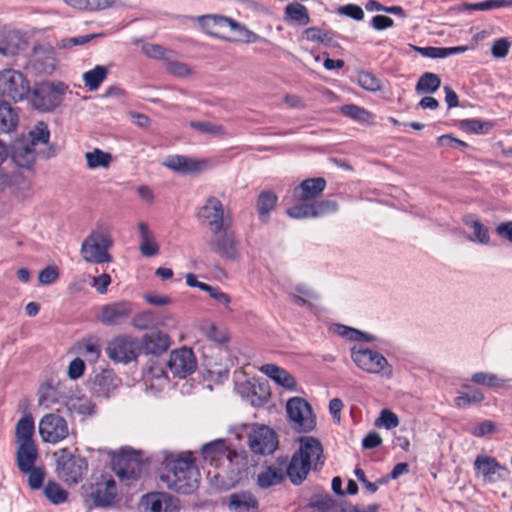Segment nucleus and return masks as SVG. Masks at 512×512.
<instances>
[{
    "label": "nucleus",
    "instance_id": "f257e3e1",
    "mask_svg": "<svg viewBox=\"0 0 512 512\" xmlns=\"http://www.w3.org/2000/svg\"><path fill=\"white\" fill-rule=\"evenodd\" d=\"M201 456L208 466V479L217 489L228 490L240 482L244 471V457L232 449L226 439H216L201 448Z\"/></svg>",
    "mask_w": 512,
    "mask_h": 512
},
{
    "label": "nucleus",
    "instance_id": "f03ea898",
    "mask_svg": "<svg viewBox=\"0 0 512 512\" xmlns=\"http://www.w3.org/2000/svg\"><path fill=\"white\" fill-rule=\"evenodd\" d=\"M326 188L323 177L308 178L292 190L291 204L287 215L293 219H308L322 217L338 210V205L332 200L316 201Z\"/></svg>",
    "mask_w": 512,
    "mask_h": 512
},
{
    "label": "nucleus",
    "instance_id": "7ed1b4c3",
    "mask_svg": "<svg viewBox=\"0 0 512 512\" xmlns=\"http://www.w3.org/2000/svg\"><path fill=\"white\" fill-rule=\"evenodd\" d=\"M160 481L172 491L190 494L199 483L200 473L190 453L163 452Z\"/></svg>",
    "mask_w": 512,
    "mask_h": 512
},
{
    "label": "nucleus",
    "instance_id": "20e7f679",
    "mask_svg": "<svg viewBox=\"0 0 512 512\" xmlns=\"http://www.w3.org/2000/svg\"><path fill=\"white\" fill-rule=\"evenodd\" d=\"M324 465L323 447L321 442L312 436L299 438V449L296 451L288 466L286 475L295 485L301 484L310 470H319Z\"/></svg>",
    "mask_w": 512,
    "mask_h": 512
},
{
    "label": "nucleus",
    "instance_id": "39448f33",
    "mask_svg": "<svg viewBox=\"0 0 512 512\" xmlns=\"http://www.w3.org/2000/svg\"><path fill=\"white\" fill-rule=\"evenodd\" d=\"M34 434L35 424L32 415H23L15 426V460L20 472L30 471L38 460L39 451Z\"/></svg>",
    "mask_w": 512,
    "mask_h": 512
},
{
    "label": "nucleus",
    "instance_id": "423d86ee",
    "mask_svg": "<svg viewBox=\"0 0 512 512\" xmlns=\"http://www.w3.org/2000/svg\"><path fill=\"white\" fill-rule=\"evenodd\" d=\"M113 246V239L109 227L98 225L83 240L80 254L83 260L92 264L112 262L113 258L109 250Z\"/></svg>",
    "mask_w": 512,
    "mask_h": 512
},
{
    "label": "nucleus",
    "instance_id": "0eeeda50",
    "mask_svg": "<svg viewBox=\"0 0 512 512\" xmlns=\"http://www.w3.org/2000/svg\"><path fill=\"white\" fill-rule=\"evenodd\" d=\"M196 217L201 225L209 228L214 234L229 230L232 222L231 214L216 196H209L204 204L197 209Z\"/></svg>",
    "mask_w": 512,
    "mask_h": 512
},
{
    "label": "nucleus",
    "instance_id": "6e6552de",
    "mask_svg": "<svg viewBox=\"0 0 512 512\" xmlns=\"http://www.w3.org/2000/svg\"><path fill=\"white\" fill-rule=\"evenodd\" d=\"M350 355L356 367L363 372L378 375L386 379L392 378V365L380 352L354 345L350 348Z\"/></svg>",
    "mask_w": 512,
    "mask_h": 512
},
{
    "label": "nucleus",
    "instance_id": "1a4fd4ad",
    "mask_svg": "<svg viewBox=\"0 0 512 512\" xmlns=\"http://www.w3.org/2000/svg\"><path fill=\"white\" fill-rule=\"evenodd\" d=\"M68 86L62 82L56 84L43 82L37 84L32 90L30 103L33 108L41 112H50L57 108L65 94Z\"/></svg>",
    "mask_w": 512,
    "mask_h": 512
},
{
    "label": "nucleus",
    "instance_id": "9d476101",
    "mask_svg": "<svg viewBox=\"0 0 512 512\" xmlns=\"http://www.w3.org/2000/svg\"><path fill=\"white\" fill-rule=\"evenodd\" d=\"M286 412L291 428L299 433L311 432L316 426V417L310 404L299 397L286 403Z\"/></svg>",
    "mask_w": 512,
    "mask_h": 512
},
{
    "label": "nucleus",
    "instance_id": "9b49d317",
    "mask_svg": "<svg viewBox=\"0 0 512 512\" xmlns=\"http://www.w3.org/2000/svg\"><path fill=\"white\" fill-rule=\"evenodd\" d=\"M106 352L113 362L128 364L136 361L141 353V346L138 338L120 334L108 342Z\"/></svg>",
    "mask_w": 512,
    "mask_h": 512
},
{
    "label": "nucleus",
    "instance_id": "f8f14e48",
    "mask_svg": "<svg viewBox=\"0 0 512 512\" xmlns=\"http://www.w3.org/2000/svg\"><path fill=\"white\" fill-rule=\"evenodd\" d=\"M145 469L146 464L142 461L141 454L129 448L121 449L118 459L114 462L116 475L128 486L137 480Z\"/></svg>",
    "mask_w": 512,
    "mask_h": 512
},
{
    "label": "nucleus",
    "instance_id": "ddd939ff",
    "mask_svg": "<svg viewBox=\"0 0 512 512\" xmlns=\"http://www.w3.org/2000/svg\"><path fill=\"white\" fill-rule=\"evenodd\" d=\"M59 477L68 484H77L85 476L88 464L85 458L74 455L67 448L59 451L57 459Z\"/></svg>",
    "mask_w": 512,
    "mask_h": 512
},
{
    "label": "nucleus",
    "instance_id": "4468645a",
    "mask_svg": "<svg viewBox=\"0 0 512 512\" xmlns=\"http://www.w3.org/2000/svg\"><path fill=\"white\" fill-rule=\"evenodd\" d=\"M473 468L476 478L481 479L484 484L504 482L510 475L506 466L500 464L494 457L485 454H480L475 458Z\"/></svg>",
    "mask_w": 512,
    "mask_h": 512
},
{
    "label": "nucleus",
    "instance_id": "2eb2a0df",
    "mask_svg": "<svg viewBox=\"0 0 512 512\" xmlns=\"http://www.w3.org/2000/svg\"><path fill=\"white\" fill-rule=\"evenodd\" d=\"M30 92V85L26 77L14 69H5L0 72V96L14 102L22 101Z\"/></svg>",
    "mask_w": 512,
    "mask_h": 512
},
{
    "label": "nucleus",
    "instance_id": "dca6fc26",
    "mask_svg": "<svg viewBox=\"0 0 512 512\" xmlns=\"http://www.w3.org/2000/svg\"><path fill=\"white\" fill-rule=\"evenodd\" d=\"M38 431L42 441L50 444H57L69 435L66 420L54 413L46 414L40 419Z\"/></svg>",
    "mask_w": 512,
    "mask_h": 512
},
{
    "label": "nucleus",
    "instance_id": "f3484780",
    "mask_svg": "<svg viewBox=\"0 0 512 512\" xmlns=\"http://www.w3.org/2000/svg\"><path fill=\"white\" fill-rule=\"evenodd\" d=\"M134 311V303L120 300L101 306L97 319L105 326H120L124 324Z\"/></svg>",
    "mask_w": 512,
    "mask_h": 512
},
{
    "label": "nucleus",
    "instance_id": "a211bd4d",
    "mask_svg": "<svg viewBox=\"0 0 512 512\" xmlns=\"http://www.w3.org/2000/svg\"><path fill=\"white\" fill-rule=\"evenodd\" d=\"M198 22L208 34L227 41L235 40L228 35V32H233L235 28H239L237 21L217 14L200 16Z\"/></svg>",
    "mask_w": 512,
    "mask_h": 512
},
{
    "label": "nucleus",
    "instance_id": "6ab92c4d",
    "mask_svg": "<svg viewBox=\"0 0 512 512\" xmlns=\"http://www.w3.org/2000/svg\"><path fill=\"white\" fill-rule=\"evenodd\" d=\"M248 443L251 451L260 455L271 454L278 446L275 432L267 426L253 429L249 434Z\"/></svg>",
    "mask_w": 512,
    "mask_h": 512
},
{
    "label": "nucleus",
    "instance_id": "aec40b11",
    "mask_svg": "<svg viewBox=\"0 0 512 512\" xmlns=\"http://www.w3.org/2000/svg\"><path fill=\"white\" fill-rule=\"evenodd\" d=\"M196 366V358L191 349L183 347L170 353L168 368L175 376L185 378L195 371Z\"/></svg>",
    "mask_w": 512,
    "mask_h": 512
},
{
    "label": "nucleus",
    "instance_id": "412c9836",
    "mask_svg": "<svg viewBox=\"0 0 512 512\" xmlns=\"http://www.w3.org/2000/svg\"><path fill=\"white\" fill-rule=\"evenodd\" d=\"M164 165L181 174H196L204 171L208 163L205 160H197L183 155L168 156Z\"/></svg>",
    "mask_w": 512,
    "mask_h": 512
},
{
    "label": "nucleus",
    "instance_id": "4be33fe9",
    "mask_svg": "<svg viewBox=\"0 0 512 512\" xmlns=\"http://www.w3.org/2000/svg\"><path fill=\"white\" fill-rule=\"evenodd\" d=\"M222 234H216L211 240L210 247L213 252L228 260L238 258V243L232 232L222 231Z\"/></svg>",
    "mask_w": 512,
    "mask_h": 512
},
{
    "label": "nucleus",
    "instance_id": "5701e85b",
    "mask_svg": "<svg viewBox=\"0 0 512 512\" xmlns=\"http://www.w3.org/2000/svg\"><path fill=\"white\" fill-rule=\"evenodd\" d=\"M141 351L146 354L159 356L165 353L171 346L170 337L162 331L146 333L139 340Z\"/></svg>",
    "mask_w": 512,
    "mask_h": 512
},
{
    "label": "nucleus",
    "instance_id": "b1692460",
    "mask_svg": "<svg viewBox=\"0 0 512 512\" xmlns=\"http://www.w3.org/2000/svg\"><path fill=\"white\" fill-rule=\"evenodd\" d=\"M94 504L98 507L110 506L116 499V483L112 478L96 482L90 494Z\"/></svg>",
    "mask_w": 512,
    "mask_h": 512
},
{
    "label": "nucleus",
    "instance_id": "393cba45",
    "mask_svg": "<svg viewBox=\"0 0 512 512\" xmlns=\"http://www.w3.org/2000/svg\"><path fill=\"white\" fill-rule=\"evenodd\" d=\"M226 506L231 512H255L259 502L252 492L238 491L228 496Z\"/></svg>",
    "mask_w": 512,
    "mask_h": 512
},
{
    "label": "nucleus",
    "instance_id": "a878e982",
    "mask_svg": "<svg viewBox=\"0 0 512 512\" xmlns=\"http://www.w3.org/2000/svg\"><path fill=\"white\" fill-rule=\"evenodd\" d=\"M284 479V468L281 465H269L257 474L256 483L261 489H267L281 484Z\"/></svg>",
    "mask_w": 512,
    "mask_h": 512
},
{
    "label": "nucleus",
    "instance_id": "bb28decb",
    "mask_svg": "<svg viewBox=\"0 0 512 512\" xmlns=\"http://www.w3.org/2000/svg\"><path fill=\"white\" fill-rule=\"evenodd\" d=\"M261 372L275 381L278 385L293 390L296 387L295 378L286 370L274 364H265L261 367Z\"/></svg>",
    "mask_w": 512,
    "mask_h": 512
},
{
    "label": "nucleus",
    "instance_id": "cd10ccee",
    "mask_svg": "<svg viewBox=\"0 0 512 512\" xmlns=\"http://www.w3.org/2000/svg\"><path fill=\"white\" fill-rule=\"evenodd\" d=\"M334 331L341 337L354 342L381 343L374 334L364 332L346 325L337 324Z\"/></svg>",
    "mask_w": 512,
    "mask_h": 512
},
{
    "label": "nucleus",
    "instance_id": "c85d7f7f",
    "mask_svg": "<svg viewBox=\"0 0 512 512\" xmlns=\"http://www.w3.org/2000/svg\"><path fill=\"white\" fill-rule=\"evenodd\" d=\"M16 110L7 102L0 100V133H10L18 125Z\"/></svg>",
    "mask_w": 512,
    "mask_h": 512
},
{
    "label": "nucleus",
    "instance_id": "c756f323",
    "mask_svg": "<svg viewBox=\"0 0 512 512\" xmlns=\"http://www.w3.org/2000/svg\"><path fill=\"white\" fill-rule=\"evenodd\" d=\"M139 233H140V252L143 256L151 257L155 256L159 252V246L154 239V235L149 229L148 225L144 222L139 223L138 225Z\"/></svg>",
    "mask_w": 512,
    "mask_h": 512
},
{
    "label": "nucleus",
    "instance_id": "7c9ffc66",
    "mask_svg": "<svg viewBox=\"0 0 512 512\" xmlns=\"http://www.w3.org/2000/svg\"><path fill=\"white\" fill-rule=\"evenodd\" d=\"M35 148L27 143L18 144L12 151V159L19 167L30 168L35 162Z\"/></svg>",
    "mask_w": 512,
    "mask_h": 512
},
{
    "label": "nucleus",
    "instance_id": "2f4dec72",
    "mask_svg": "<svg viewBox=\"0 0 512 512\" xmlns=\"http://www.w3.org/2000/svg\"><path fill=\"white\" fill-rule=\"evenodd\" d=\"M108 69L102 65H96L93 69L86 71L83 76L85 87L90 91L97 90L102 82L107 78Z\"/></svg>",
    "mask_w": 512,
    "mask_h": 512
},
{
    "label": "nucleus",
    "instance_id": "473e14b6",
    "mask_svg": "<svg viewBox=\"0 0 512 512\" xmlns=\"http://www.w3.org/2000/svg\"><path fill=\"white\" fill-rule=\"evenodd\" d=\"M341 112L346 117L361 123V124H372L375 116L363 107L355 104H347L341 107Z\"/></svg>",
    "mask_w": 512,
    "mask_h": 512
},
{
    "label": "nucleus",
    "instance_id": "72a5a7b5",
    "mask_svg": "<svg viewBox=\"0 0 512 512\" xmlns=\"http://www.w3.org/2000/svg\"><path fill=\"white\" fill-rule=\"evenodd\" d=\"M278 201L277 195L272 191H262L257 199V211L262 220H266Z\"/></svg>",
    "mask_w": 512,
    "mask_h": 512
},
{
    "label": "nucleus",
    "instance_id": "f704fd0d",
    "mask_svg": "<svg viewBox=\"0 0 512 512\" xmlns=\"http://www.w3.org/2000/svg\"><path fill=\"white\" fill-rule=\"evenodd\" d=\"M131 325L138 330H148L161 325V322L154 311L146 310L136 314Z\"/></svg>",
    "mask_w": 512,
    "mask_h": 512
},
{
    "label": "nucleus",
    "instance_id": "c9c22d12",
    "mask_svg": "<svg viewBox=\"0 0 512 512\" xmlns=\"http://www.w3.org/2000/svg\"><path fill=\"white\" fill-rule=\"evenodd\" d=\"M85 158L89 169L107 168L112 162V155L99 148L86 152Z\"/></svg>",
    "mask_w": 512,
    "mask_h": 512
},
{
    "label": "nucleus",
    "instance_id": "e433bc0d",
    "mask_svg": "<svg viewBox=\"0 0 512 512\" xmlns=\"http://www.w3.org/2000/svg\"><path fill=\"white\" fill-rule=\"evenodd\" d=\"M286 19L298 25H307L310 22V16L307 8L300 3H292L285 8Z\"/></svg>",
    "mask_w": 512,
    "mask_h": 512
},
{
    "label": "nucleus",
    "instance_id": "4c0bfd02",
    "mask_svg": "<svg viewBox=\"0 0 512 512\" xmlns=\"http://www.w3.org/2000/svg\"><path fill=\"white\" fill-rule=\"evenodd\" d=\"M172 498L165 493H156L146 496V506L152 512H170Z\"/></svg>",
    "mask_w": 512,
    "mask_h": 512
},
{
    "label": "nucleus",
    "instance_id": "58836bf2",
    "mask_svg": "<svg viewBox=\"0 0 512 512\" xmlns=\"http://www.w3.org/2000/svg\"><path fill=\"white\" fill-rule=\"evenodd\" d=\"M303 36L310 42H317L324 45H330L333 41L334 34L330 30L309 27L303 31Z\"/></svg>",
    "mask_w": 512,
    "mask_h": 512
},
{
    "label": "nucleus",
    "instance_id": "ea45409f",
    "mask_svg": "<svg viewBox=\"0 0 512 512\" xmlns=\"http://www.w3.org/2000/svg\"><path fill=\"white\" fill-rule=\"evenodd\" d=\"M441 80L432 72L422 74L416 84V90L421 93H434L439 89Z\"/></svg>",
    "mask_w": 512,
    "mask_h": 512
},
{
    "label": "nucleus",
    "instance_id": "a19ab883",
    "mask_svg": "<svg viewBox=\"0 0 512 512\" xmlns=\"http://www.w3.org/2000/svg\"><path fill=\"white\" fill-rule=\"evenodd\" d=\"M44 494L54 505H59L67 500L68 493L61 485L54 481H48L44 486Z\"/></svg>",
    "mask_w": 512,
    "mask_h": 512
},
{
    "label": "nucleus",
    "instance_id": "79ce46f5",
    "mask_svg": "<svg viewBox=\"0 0 512 512\" xmlns=\"http://www.w3.org/2000/svg\"><path fill=\"white\" fill-rule=\"evenodd\" d=\"M471 381L477 385L489 388H499L506 384V380L498 377L496 374L488 372H476L471 376Z\"/></svg>",
    "mask_w": 512,
    "mask_h": 512
},
{
    "label": "nucleus",
    "instance_id": "37998d69",
    "mask_svg": "<svg viewBox=\"0 0 512 512\" xmlns=\"http://www.w3.org/2000/svg\"><path fill=\"white\" fill-rule=\"evenodd\" d=\"M50 138V132L47 124L38 122L34 128L29 132V144L35 148L38 144H47Z\"/></svg>",
    "mask_w": 512,
    "mask_h": 512
},
{
    "label": "nucleus",
    "instance_id": "c03bdc74",
    "mask_svg": "<svg viewBox=\"0 0 512 512\" xmlns=\"http://www.w3.org/2000/svg\"><path fill=\"white\" fill-rule=\"evenodd\" d=\"M512 7V0H485L477 3H468L465 5L467 10L488 11Z\"/></svg>",
    "mask_w": 512,
    "mask_h": 512
},
{
    "label": "nucleus",
    "instance_id": "a18cd8bd",
    "mask_svg": "<svg viewBox=\"0 0 512 512\" xmlns=\"http://www.w3.org/2000/svg\"><path fill=\"white\" fill-rule=\"evenodd\" d=\"M464 222L467 226L473 229L475 240H477L481 244L489 243L490 236L488 229L478 219H475L471 216H467L464 219Z\"/></svg>",
    "mask_w": 512,
    "mask_h": 512
},
{
    "label": "nucleus",
    "instance_id": "49530a36",
    "mask_svg": "<svg viewBox=\"0 0 512 512\" xmlns=\"http://www.w3.org/2000/svg\"><path fill=\"white\" fill-rule=\"evenodd\" d=\"M23 47L21 37L16 32H10L7 34L6 43L0 46V53L5 56L17 54Z\"/></svg>",
    "mask_w": 512,
    "mask_h": 512
},
{
    "label": "nucleus",
    "instance_id": "de8ad7c7",
    "mask_svg": "<svg viewBox=\"0 0 512 512\" xmlns=\"http://www.w3.org/2000/svg\"><path fill=\"white\" fill-rule=\"evenodd\" d=\"M58 402L57 392L53 386L45 385L40 388L38 399L39 406L45 409H51L53 405Z\"/></svg>",
    "mask_w": 512,
    "mask_h": 512
},
{
    "label": "nucleus",
    "instance_id": "09e8293b",
    "mask_svg": "<svg viewBox=\"0 0 512 512\" xmlns=\"http://www.w3.org/2000/svg\"><path fill=\"white\" fill-rule=\"evenodd\" d=\"M357 83L360 87L370 92H376L381 89L380 80L368 71H361L357 74Z\"/></svg>",
    "mask_w": 512,
    "mask_h": 512
},
{
    "label": "nucleus",
    "instance_id": "8fccbe9b",
    "mask_svg": "<svg viewBox=\"0 0 512 512\" xmlns=\"http://www.w3.org/2000/svg\"><path fill=\"white\" fill-rule=\"evenodd\" d=\"M484 400V394L480 390H473L470 393L457 396L454 399L455 406L466 409L472 404H478Z\"/></svg>",
    "mask_w": 512,
    "mask_h": 512
},
{
    "label": "nucleus",
    "instance_id": "3c124183",
    "mask_svg": "<svg viewBox=\"0 0 512 512\" xmlns=\"http://www.w3.org/2000/svg\"><path fill=\"white\" fill-rule=\"evenodd\" d=\"M71 412L79 415H92L94 412V404L87 398L71 399L67 404Z\"/></svg>",
    "mask_w": 512,
    "mask_h": 512
},
{
    "label": "nucleus",
    "instance_id": "603ef678",
    "mask_svg": "<svg viewBox=\"0 0 512 512\" xmlns=\"http://www.w3.org/2000/svg\"><path fill=\"white\" fill-rule=\"evenodd\" d=\"M460 125L462 129L476 134L487 133L492 127L489 122L479 119H465L461 121Z\"/></svg>",
    "mask_w": 512,
    "mask_h": 512
},
{
    "label": "nucleus",
    "instance_id": "864d4df0",
    "mask_svg": "<svg viewBox=\"0 0 512 512\" xmlns=\"http://www.w3.org/2000/svg\"><path fill=\"white\" fill-rule=\"evenodd\" d=\"M201 330L208 339L214 342L224 343L228 339L226 331L219 329L216 325L212 323L202 324Z\"/></svg>",
    "mask_w": 512,
    "mask_h": 512
},
{
    "label": "nucleus",
    "instance_id": "5fc2aeb1",
    "mask_svg": "<svg viewBox=\"0 0 512 512\" xmlns=\"http://www.w3.org/2000/svg\"><path fill=\"white\" fill-rule=\"evenodd\" d=\"M143 52L150 58L168 60L169 55H174L171 50L165 49L158 44H146L143 46Z\"/></svg>",
    "mask_w": 512,
    "mask_h": 512
},
{
    "label": "nucleus",
    "instance_id": "6e6d98bb",
    "mask_svg": "<svg viewBox=\"0 0 512 512\" xmlns=\"http://www.w3.org/2000/svg\"><path fill=\"white\" fill-rule=\"evenodd\" d=\"M81 352L89 361L95 362L100 357L101 348L96 340L88 339L83 342Z\"/></svg>",
    "mask_w": 512,
    "mask_h": 512
},
{
    "label": "nucleus",
    "instance_id": "4d7b16f0",
    "mask_svg": "<svg viewBox=\"0 0 512 512\" xmlns=\"http://www.w3.org/2000/svg\"><path fill=\"white\" fill-rule=\"evenodd\" d=\"M28 475V484L31 489L38 490L42 487L45 473L40 467L33 466L30 471L21 472Z\"/></svg>",
    "mask_w": 512,
    "mask_h": 512
},
{
    "label": "nucleus",
    "instance_id": "13d9d810",
    "mask_svg": "<svg viewBox=\"0 0 512 512\" xmlns=\"http://www.w3.org/2000/svg\"><path fill=\"white\" fill-rule=\"evenodd\" d=\"M173 55H169L168 60L165 61L166 70L175 76L184 77L190 74L188 65L172 60Z\"/></svg>",
    "mask_w": 512,
    "mask_h": 512
},
{
    "label": "nucleus",
    "instance_id": "bf43d9fd",
    "mask_svg": "<svg viewBox=\"0 0 512 512\" xmlns=\"http://www.w3.org/2000/svg\"><path fill=\"white\" fill-rule=\"evenodd\" d=\"M190 127L202 133L213 135H219L224 132V129L221 125H217L209 121H192L190 122Z\"/></svg>",
    "mask_w": 512,
    "mask_h": 512
},
{
    "label": "nucleus",
    "instance_id": "052dcab7",
    "mask_svg": "<svg viewBox=\"0 0 512 512\" xmlns=\"http://www.w3.org/2000/svg\"><path fill=\"white\" fill-rule=\"evenodd\" d=\"M377 426H383L387 430L393 429L399 425L398 416L391 410L384 409L380 413V417L376 421Z\"/></svg>",
    "mask_w": 512,
    "mask_h": 512
},
{
    "label": "nucleus",
    "instance_id": "680f3d73",
    "mask_svg": "<svg viewBox=\"0 0 512 512\" xmlns=\"http://www.w3.org/2000/svg\"><path fill=\"white\" fill-rule=\"evenodd\" d=\"M409 47L412 50L419 53L420 55H422L424 57L432 58V59L444 58V55H445L444 47H431V46L419 47V46H415L412 44H410Z\"/></svg>",
    "mask_w": 512,
    "mask_h": 512
},
{
    "label": "nucleus",
    "instance_id": "e2e57ef3",
    "mask_svg": "<svg viewBox=\"0 0 512 512\" xmlns=\"http://www.w3.org/2000/svg\"><path fill=\"white\" fill-rule=\"evenodd\" d=\"M310 506L318 512H330L335 507V501L329 495H324L312 500Z\"/></svg>",
    "mask_w": 512,
    "mask_h": 512
},
{
    "label": "nucleus",
    "instance_id": "0e129e2a",
    "mask_svg": "<svg viewBox=\"0 0 512 512\" xmlns=\"http://www.w3.org/2000/svg\"><path fill=\"white\" fill-rule=\"evenodd\" d=\"M511 43L506 38H499L494 41L491 47V54L494 58H504L510 49Z\"/></svg>",
    "mask_w": 512,
    "mask_h": 512
},
{
    "label": "nucleus",
    "instance_id": "69168bd1",
    "mask_svg": "<svg viewBox=\"0 0 512 512\" xmlns=\"http://www.w3.org/2000/svg\"><path fill=\"white\" fill-rule=\"evenodd\" d=\"M59 277V272L55 266H47L38 276L39 282L43 285H50L54 283Z\"/></svg>",
    "mask_w": 512,
    "mask_h": 512
},
{
    "label": "nucleus",
    "instance_id": "338daca9",
    "mask_svg": "<svg viewBox=\"0 0 512 512\" xmlns=\"http://www.w3.org/2000/svg\"><path fill=\"white\" fill-rule=\"evenodd\" d=\"M145 379L146 381L156 379L158 381V385L161 386L166 383L167 376L160 365H153L145 373Z\"/></svg>",
    "mask_w": 512,
    "mask_h": 512
},
{
    "label": "nucleus",
    "instance_id": "774afa93",
    "mask_svg": "<svg viewBox=\"0 0 512 512\" xmlns=\"http://www.w3.org/2000/svg\"><path fill=\"white\" fill-rule=\"evenodd\" d=\"M495 430V424L490 420H485L473 427L469 432L475 437H484L493 433Z\"/></svg>",
    "mask_w": 512,
    "mask_h": 512
}]
</instances>
